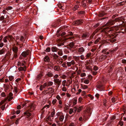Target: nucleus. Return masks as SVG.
<instances>
[{"label":"nucleus","mask_w":126,"mask_h":126,"mask_svg":"<svg viewBox=\"0 0 126 126\" xmlns=\"http://www.w3.org/2000/svg\"><path fill=\"white\" fill-rule=\"evenodd\" d=\"M114 21H113L110 20L105 25L106 26H110L114 24Z\"/></svg>","instance_id":"9"},{"label":"nucleus","mask_w":126,"mask_h":126,"mask_svg":"<svg viewBox=\"0 0 126 126\" xmlns=\"http://www.w3.org/2000/svg\"><path fill=\"white\" fill-rule=\"evenodd\" d=\"M75 63L74 60H72L70 62H67L66 64L68 66H70L71 65H74Z\"/></svg>","instance_id":"10"},{"label":"nucleus","mask_w":126,"mask_h":126,"mask_svg":"<svg viewBox=\"0 0 126 126\" xmlns=\"http://www.w3.org/2000/svg\"><path fill=\"white\" fill-rule=\"evenodd\" d=\"M82 109V106L79 107L78 109L77 112H79Z\"/></svg>","instance_id":"31"},{"label":"nucleus","mask_w":126,"mask_h":126,"mask_svg":"<svg viewBox=\"0 0 126 126\" xmlns=\"http://www.w3.org/2000/svg\"><path fill=\"white\" fill-rule=\"evenodd\" d=\"M93 69L95 71H96L98 69V68L95 65Z\"/></svg>","instance_id":"37"},{"label":"nucleus","mask_w":126,"mask_h":126,"mask_svg":"<svg viewBox=\"0 0 126 126\" xmlns=\"http://www.w3.org/2000/svg\"><path fill=\"white\" fill-rule=\"evenodd\" d=\"M81 85L82 88L83 89H85L88 88V87L87 85H83L82 84H81Z\"/></svg>","instance_id":"23"},{"label":"nucleus","mask_w":126,"mask_h":126,"mask_svg":"<svg viewBox=\"0 0 126 126\" xmlns=\"http://www.w3.org/2000/svg\"><path fill=\"white\" fill-rule=\"evenodd\" d=\"M119 124L121 126H122L123 125V122L121 121H120L119 123Z\"/></svg>","instance_id":"54"},{"label":"nucleus","mask_w":126,"mask_h":126,"mask_svg":"<svg viewBox=\"0 0 126 126\" xmlns=\"http://www.w3.org/2000/svg\"><path fill=\"white\" fill-rule=\"evenodd\" d=\"M111 100L112 101V103H114L116 101V100L115 99V98L114 97H112L111 99Z\"/></svg>","instance_id":"46"},{"label":"nucleus","mask_w":126,"mask_h":126,"mask_svg":"<svg viewBox=\"0 0 126 126\" xmlns=\"http://www.w3.org/2000/svg\"><path fill=\"white\" fill-rule=\"evenodd\" d=\"M9 38L11 40H12L13 38L12 36L10 35H8V36H6L3 38V40L4 42H7V39L9 40Z\"/></svg>","instance_id":"4"},{"label":"nucleus","mask_w":126,"mask_h":126,"mask_svg":"<svg viewBox=\"0 0 126 126\" xmlns=\"http://www.w3.org/2000/svg\"><path fill=\"white\" fill-rule=\"evenodd\" d=\"M50 48L49 47H47L45 51L47 52H49L50 51Z\"/></svg>","instance_id":"40"},{"label":"nucleus","mask_w":126,"mask_h":126,"mask_svg":"<svg viewBox=\"0 0 126 126\" xmlns=\"http://www.w3.org/2000/svg\"><path fill=\"white\" fill-rule=\"evenodd\" d=\"M91 55V52L88 53H87L86 56L87 58H89L90 56Z\"/></svg>","instance_id":"26"},{"label":"nucleus","mask_w":126,"mask_h":126,"mask_svg":"<svg viewBox=\"0 0 126 126\" xmlns=\"http://www.w3.org/2000/svg\"><path fill=\"white\" fill-rule=\"evenodd\" d=\"M73 112V109H70L69 111V113L70 114H71Z\"/></svg>","instance_id":"45"},{"label":"nucleus","mask_w":126,"mask_h":126,"mask_svg":"<svg viewBox=\"0 0 126 126\" xmlns=\"http://www.w3.org/2000/svg\"><path fill=\"white\" fill-rule=\"evenodd\" d=\"M61 78H62L65 79L66 78V76L65 75H61Z\"/></svg>","instance_id":"38"},{"label":"nucleus","mask_w":126,"mask_h":126,"mask_svg":"<svg viewBox=\"0 0 126 126\" xmlns=\"http://www.w3.org/2000/svg\"><path fill=\"white\" fill-rule=\"evenodd\" d=\"M62 90L63 91H66V89L64 86L62 88Z\"/></svg>","instance_id":"55"},{"label":"nucleus","mask_w":126,"mask_h":126,"mask_svg":"<svg viewBox=\"0 0 126 126\" xmlns=\"http://www.w3.org/2000/svg\"><path fill=\"white\" fill-rule=\"evenodd\" d=\"M62 66L64 67L65 68H66L67 67V66L66 65V63H64L62 64Z\"/></svg>","instance_id":"43"},{"label":"nucleus","mask_w":126,"mask_h":126,"mask_svg":"<svg viewBox=\"0 0 126 126\" xmlns=\"http://www.w3.org/2000/svg\"><path fill=\"white\" fill-rule=\"evenodd\" d=\"M107 57V56L104 55H102L99 58V60L100 61H102L105 59Z\"/></svg>","instance_id":"8"},{"label":"nucleus","mask_w":126,"mask_h":126,"mask_svg":"<svg viewBox=\"0 0 126 126\" xmlns=\"http://www.w3.org/2000/svg\"><path fill=\"white\" fill-rule=\"evenodd\" d=\"M23 114L25 116H27V118L30 117L31 115V113H29L28 111H27L26 112H24Z\"/></svg>","instance_id":"11"},{"label":"nucleus","mask_w":126,"mask_h":126,"mask_svg":"<svg viewBox=\"0 0 126 126\" xmlns=\"http://www.w3.org/2000/svg\"><path fill=\"white\" fill-rule=\"evenodd\" d=\"M62 52L61 51H59L58 52V54L60 56H62Z\"/></svg>","instance_id":"56"},{"label":"nucleus","mask_w":126,"mask_h":126,"mask_svg":"<svg viewBox=\"0 0 126 126\" xmlns=\"http://www.w3.org/2000/svg\"><path fill=\"white\" fill-rule=\"evenodd\" d=\"M83 21L82 19L74 21L73 24V25H78L81 24L83 23Z\"/></svg>","instance_id":"2"},{"label":"nucleus","mask_w":126,"mask_h":126,"mask_svg":"<svg viewBox=\"0 0 126 126\" xmlns=\"http://www.w3.org/2000/svg\"><path fill=\"white\" fill-rule=\"evenodd\" d=\"M67 56L66 55H64L63 57V58L64 60H65L67 59Z\"/></svg>","instance_id":"60"},{"label":"nucleus","mask_w":126,"mask_h":126,"mask_svg":"<svg viewBox=\"0 0 126 126\" xmlns=\"http://www.w3.org/2000/svg\"><path fill=\"white\" fill-rule=\"evenodd\" d=\"M71 47H72L74 46V44L73 43H71L69 45Z\"/></svg>","instance_id":"41"},{"label":"nucleus","mask_w":126,"mask_h":126,"mask_svg":"<svg viewBox=\"0 0 126 126\" xmlns=\"http://www.w3.org/2000/svg\"><path fill=\"white\" fill-rule=\"evenodd\" d=\"M29 50H27L26 51L23 52L21 54V55L24 57H25L29 55Z\"/></svg>","instance_id":"7"},{"label":"nucleus","mask_w":126,"mask_h":126,"mask_svg":"<svg viewBox=\"0 0 126 126\" xmlns=\"http://www.w3.org/2000/svg\"><path fill=\"white\" fill-rule=\"evenodd\" d=\"M6 49L4 48H3L0 50V55H1L4 53Z\"/></svg>","instance_id":"17"},{"label":"nucleus","mask_w":126,"mask_h":126,"mask_svg":"<svg viewBox=\"0 0 126 126\" xmlns=\"http://www.w3.org/2000/svg\"><path fill=\"white\" fill-rule=\"evenodd\" d=\"M12 9V7L11 6H8L6 8V10H10Z\"/></svg>","instance_id":"49"},{"label":"nucleus","mask_w":126,"mask_h":126,"mask_svg":"<svg viewBox=\"0 0 126 126\" xmlns=\"http://www.w3.org/2000/svg\"><path fill=\"white\" fill-rule=\"evenodd\" d=\"M42 74H39L37 76V79H40L41 77H42Z\"/></svg>","instance_id":"35"},{"label":"nucleus","mask_w":126,"mask_h":126,"mask_svg":"<svg viewBox=\"0 0 126 126\" xmlns=\"http://www.w3.org/2000/svg\"><path fill=\"white\" fill-rule=\"evenodd\" d=\"M51 50L53 52H56L57 51L58 49L57 47H52Z\"/></svg>","instance_id":"16"},{"label":"nucleus","mask_w":126,"mask_h":126,"mask_svg":"<svg viewBox=\"0 0 126 126\" xmlns=\"http://www.w3.org/2000/svg\"><path fill=\"white\" fill-rule=\"evenodd\" d=\"M46 75L49 77H52L53 74L52 72H47Z\"/></svg>","instance_id":"14"},{"label":"nucleus","mask_w":126,"mask_h":126,"mask_svg":"<svg viewBox=\"0 0 126 126\" xmlns=\"http://www.w3.org/2000/svg\"><path fill=\"white\" fill-rule=\"evenodd\" d=\"M53 84V82L51 81H49L48 82L47 84L48 86H51Z\"/></svg>","instance_id":"27"},{"label":"nucleus","mask_w":126,"mask_h":126,"mask_svg":"<svg viewBox=\"0 0 126 126\" xmlns=\"http://www.w3.org/2000/svg\"><path fill=\"white\" fill-rule=\"evenodd\" d=\"M54 69L55 70L58 71L60 70V67L58 66H55L54 67Z\"/></svg>","instance_id":"20"},{"label":"nucleus","mask_w":126,"mask_h":126,"mask_svg":"<svg viewBox=\"0 0 126 126\" xmlns=\"http://www.w3.org/2000/svg\"><path fill=\"white\" fill-rule=\"evenodd\" d=\"M84 49L83 47H81L78 49V51L79 52L82 53L84 51Z\"/></svg>","instance_id":"13"},{"label":"nucleus","mask_w":126,"mask_h":126,"mask_svg":"<svg viewBox=\"0 0 126 126\" xmlns=\"http://www.w3.org/2000/svg\"><path fill=\"white\" fill-rule=\"evenodd\" d=\"M20 40V41L22 42H24V40L23 36H21Z\"/></svg>","instance_id":"33"},{"label":"nucleus","mask_w":126,"mask_h":126,"mask_svg":"<svg viewBox=\"0 0 126 126\" xmlns=\"http://www.w3.org/2000/svg\"><path fill=\"white\" fill-rule=\"evenodd\" d=\"M122 62L123 63H126V60L125 59H123Z\"/></svg>","instance_id":"64"},{"label":"nucleus","mask_w":126,"mask_h":126,"mask_svg":"<svg viewBox=\"0 0 126 126\" xmlns=\"http://www.w3.org/2000/svg\"><path fill=\"white\" fill-rule=\"evenodd\" d=\"M35 105L34 104H31L29 107L28 110L30 112H32L35 109Z\"/></svg>","instance_id":"3"},{"label":"nucleus","mask_w":126,"mask_h":126,"mask_svg":"<svg viewBox=\"0 0 126 126\" xmlns=\"http://www.w3.org/2000/svg\"><path fill=\"white\" fill-rule=\"evenodd\" d=\"M9 80L10 81H12L14 79V78L13 76H10L9 77Z\"/></svg>","instance_id":"28"},{"label":"nucleus","mask_w":126,"mask_h":126,"mask_svg":"<svg viewBox=\"0 0 126 126\" xmlns=\"http://www.w3.org/2000/svg\"><path fill=\"white\" fill-rule=\"evenodd\" d=\"M69 38H64L63 39H60L57 40V42L58 44L57 45L58 46L60 47L62 45H63V41H65Z\"/></svg>","instance_id":"1"},{"label":"nucleus","mask_w":126,"mask_h":126,"mask_svg":"<svg viewBox=\"0 0 126 126\" xmlns=\"http://www.w3.org/2000/svg\"><path fill=\"white\" fill-rule=\"evenodd\" d=\"M46 91H48V93L51 94L54 92V89L52 88H51L48 89L47 90H46Z\"/></svg>","instance_id":"12"},{"label":"nucleus","mask_w":126,"mask_h":126,"mask_svg":"<svg viewBox=\"0 0 126 126\" xmlns=\"http://www.w3.org/2000/svg\"><path fill=\"white\" fill-rule=\"evenodd\" d=\"M80 57L81 59L82 60H83L85 59V57L83 55H81Z\"/></svg>","instance_id":"57"},{"label":"nucleus","mask_w":126,"mask_h":126,"mask_svg":"<svg viewBox=\"0 0 126 126\" xmlns=\"http://www.w3.org/2000/svg\"><path fill=\"white\" fill-rule=\"evenodd\" d=\"M47 84L46 83H44L43 85H42V87L43 88H45L46 86H47Z\"/></svg>","instance_id":"59"},{"label":"nucleus","mask_w":126,"mask_h":126,"mask_svg":"<svg viewBox=\"0 0 126 126\" xmlns=\"http://www.w3.org/2000/svg\"><path fill=\"white\" fill-rule=\"evenodd\" d=\"M59 77L58 75L57 74H56L54 77V79H57V78H58Z\"/></svg>","instance_id":"58"},{"label":"nucleus","mask_w":126,"mask_h":126,"mask_svg":"<svg viewBox=\"0 0 126 126\" xmlns=\"http://www.w3.org/2000/svg\"><path fill=\"white\" fill-rule=\"evenodd\" d=\"M55 110L54 109H52V112H51L50 114L51 117H53L55 115Z\"/></svg>","instance_id":"19"},{"label":"nucleus","mask_w":126,"mask_h":126,"mask_svg":"<svg viewBox=\"0 0 126 126\" xmlns=\"http://www.w3.org/2000/svg\"><path fill=\"white\" fill-rule=\"evenodd\" d=\"M117 47H116L114 48V49H111L110 50V51H111V52H112L116 51L117 50Z\"/></svg>","instance_id":"32"},{"label":"nucleus","mask_w":126,"mask_h":126,"mask_svg":"<svg viewBox=\"0 0 126 126\" xmlns=\"http://www.w3.org/2000/svg\"><path fill=\"white\" fill-rule=\"evenodd\" d=\"M57 100L56 99L53 100L52 101V103L53 104H54L56 102Z\"/></svg>","instance_id":"50"},{"label":"nucleus","mask_w":126,"mask_h":126,"mask_svg":"<svg viewBox=\"0 0 126 126\" xmlns=\"http://www.w3.org/2000/svg\"><path fill=\"white\" fill-rule=\"evenodd\" d=\"M100 39H97L94 42V43L95 44H96L99 41V40H100Z\"/></svg>","instance_id":"63"},{"label":"nucleus","mask_w":126,"mask_h":126,"mask_svg":"<svg viewBox=\"0 0 126 126\" xmlns=\"http://www.w3.org/2000/svg\"><path fill=\"white\" fill-rule=\"evenodd\" d=\"M89 36V34L88 32L84 33L82 34L81 37L83 39H85Z\"/></svg>","instance_id":"5"},{"label":"nucleus","mask_w":126,"mask_h":126,"mask_svg":"<svg viewBox=\"0 0 126 126\" xmlns=\"http://www.w3.org/2000/svg\"><path fill=\"white\" fill-rule=\"evenodd\" d=\"M86 76V74L85 73H81L80 74V76L81 77H85Z\"/></svg>","instance_id":"48"},{"label":"nucleus","mask_w":126,"mask_h":126,"mask_svg":"<svg viewBox=\"0 0 126 126\" xmlns=\"http://www.w3.org/2000/svg\"><path fill=\"white\" fill-rule=\"evenodd\" d=\"M17 65L18 66H23L24 65V64L23 63H21V62H18L17 63Z\"/></svg>","instance_id":"24"},{"label":"nucleus","mask_w":126,"mask_h":126,"mask_svg":"<svg viewBox=\"0 0 126 126\" xmlns=\"http://www.w3.org/2000/svg\"><path fill=\"white\" fill-rule=\"evenodd\" d=\"M9 88V86L8 84L5 85L4 87V88L5 90V92H6V90L8 89Z\"/></svg>","instance_id":"22"},{"label":"nucleus","mask_w":126,"mask_h":126,"mask_svg":"<svg viewBox=\"0 0 126 126\" xmlns=\"http://www.w3.org/2000/svg\"><path fill=\"white\" fill-rule=\"evenodd\" d=\"M81 91V89H79L78 90V92L76 94H79Z\"/></svg>","instance_id":"62"},{"label":"nucleus","mask_w":126,"mask_h":126,"mask_svg":"<svg viewBox=\"0 0 126 126\" xmlns=\"http://www.w3.org/2000/svg\"><path fill=\"white\" fill-rule=\"evenodd\" d=\"M102 85L98 84L96 86V87L97 88H99L102 87Z\"/></svg>","instance_id":"61"},{"label":"nucleus","mask_w":126,"mask_h":126,"mask_svg":"<svg viewBox=\"0 0 126 126\" xmlns=\"http://www.w3.org/2000/svg\"><path fill=\"white\" fill-rule=\"evenodd\" d=\"M84 0H83L82 1V6L83 7H85L86 6L85 3L84 2Z\"/></svg>","instance_id":"25"},{"label":"nucleus","mask_w":126,"mask_h":126,"mask_svg":"<svg viewBox=\"0 0 126 126\" xmlns=\"http://www.w3.org/2000/svg\"><path fill=\"white\" fill-rule=\"evenodd\" d=\"M1 95L2 97H4L6 96L4 92H2L1 94Z\"/></svg>","instance_id":"36"},{"label":"nucleus","mask_w":126,"mask_h":126,"mask_svg":"<svg viewBox=\"0 0 126 126\" xmlns=\"http://www.w3.org/2000/svg\"><path fill=\"white\" fill-rule=\"evenodd\" d=\"M78 108L76 107H74L73 109V110L74 112H76Z\"/></svg>","instance_id":"39"},{"label":"nucleus","mask_w":126,"mask_h":126,"mask_svg":"<svg viewBox=\"0 0 126 126\" xmlns=\"http://www.w3.org/2000/svg\"><path fill=\"white\" fill-rule=\"evenodd\" d=\"M18 70L19 71H21L23 70H24V68L22 67H20L18 69Z\"/></svg>","instance_id":"44"},{"label":"nucleus","mask_w":126,"mask_h":126,"mask_svg":"<svg viewBox=\"0 0 126 126\" xmlns=\"http://www.w3.org/2000/svg\"><path fill=\"white\" fill-rule=\"evenodd\" d=\"M90 110L91 109H89L87 110V112L89 113V115L91 113V111H90Z\"/></svg>","instance_id":"47"},{"label":"nucleus","mask_w":126,"mask_h":126,"mask_svg":"<svg viewBox=\"0 0 126 126\" xmlns=\"http://www.w3.org/2000/svg\"><path fill=\"white\" fill-rule=\"evenodd\" d=\"M5 18L3 16H2L0 17V20L2 21Z\"/></svg>","instance_id":"53"},{"label":"nucleus","mask_w":126,"mask_h":126,"mask_svg":"<svg viewBox=\"0 0 126 126\" xmlns=\"http://www.w3.org/2000/svg\"><path fill=\"white\" fill-rule=\"evenodd\" d=\"M84 82L86 84H88L89 83V81L88 80L85 79L84 81Z\"/></svg>","instance_id":"30"},{"label":"nucleus","mask_w":126,"mask_h":126,"mask_svg":"<svg viewBox=\"0 0 126 126\" xmlns=\"http://www.w3.org/2000/svg\"><path fill=\"white\" fill-rule=\"evenodd\" d=\"M79 6L78 5H75L74 7L73 8V10L75 11L76 10L78 9V8H79Z\"/></svg>","instance_id":"21"},{"label":"nucleus","mask_w":126,"mask_h":126,"mask_svg":"<svg viewBox=\"0 0 126 126\" xmlns=\"http://www.w3.org/2000/svg\"><path fill=\"white\" fill-rule=\"evenodd\" d=\"M107 49H103L102 51L101 52L102 53H104H104H106V51L107 50Z\"/></svg>","instance_id":"42"},{"label":"nucleus","mask_w":126,"mask_h":126,"mask_svg":"<svg viewBox=\"0 0 126 126\" xmlns=\"http://www.w3.org/2000/svg\"><path fill=\"white\" fill-rule=\"evenodd\" d=\"M66 81L65 80H64L62 82V84L63 87L65 86L66 85Z\"/></svg>","instance_id":"29"},{"label":"nucleus","mask_w":126,"mask_h":126,"mask_svg":"<svg viewBox=\"0 0 126 126\" xmlns=\"http://www.w3.org/2000/svg\"><path fill=\"white\" fill-rule=\"evenodd\" d=\"M54 83L57 84L59 87L61 84V83L62 81V79H61L59 80V79H54Z\"/></svg>","instance_id":"6"},{"label":"nucleus","mask_w":126,"mask_h":126,"mask_svg":"<svg viewBox=\"0 0 126 126\" xmlns=\"http://www.w3.org/2000/svg\"><path fill=\"white\" fill-rule=\"evenodd\" d=\"M125 3V2H122L120 3H118V6H120L121 5H123Z\"/></svg>","instance_id":"34"},{"label":"nucleus","mask_w":126,"mask_h":126,"mask_svg":"<svg viewBox=\"0 0 126 126\" xmlns=\"http://www.w3.org/2000/svg\"><path fill=\"white\" fill-rule=\"evenodd\" d=\"M12 50L15 53H17L18 50V48L17 47H13Z\"/></svg>","instance_id":"18"},{"label":"nucleus","mask_w":126,"mask_h":126,"mask_svg":"<svg viewBox=\"0 0 126 126\" xmlns=\"http://www.w3.org/2000/svg\"><path fill=\"white\" fill-rule=\"evenodd\" d=\"M5 107V105H2L1 107V108L2 110H4Z\"/></svg>","instance_id":"52"},{"label":"nucleus","mask_w":126,"mask_h":126,"mask_svg":"<svg viewBox=\"0 0 126 126\" xmlns=\"http://www.w3.org/2000/svg\"><path fill=\"white\" fill-rule=\"evenodd\" d=\"M44 60L46 62H48L49 61V57L47 56H46L44 58Z\"/></svg>","instance_id":"15"},{"label":"nucleus","mask_w":126,"mask_h":126,"mask_svg":"<svg viewBox=\"0 0 126 126\" xmlns=\"http://www.w3.org/2000/svg\"><path fill=\"white\" fill-rule=\"evenodd\" d=\"M56 98L58 100H60L61 98V97L59 95H57L56 97Z\"/></svg>","instance_id":"51"}]
</instances>
